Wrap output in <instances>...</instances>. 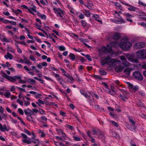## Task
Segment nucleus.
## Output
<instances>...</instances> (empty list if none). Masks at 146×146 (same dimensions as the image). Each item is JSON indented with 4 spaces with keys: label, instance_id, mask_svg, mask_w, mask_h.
Instances as JSON below:
<instances>
[{
    "label": "nucleus",
    "instance_id": "72a5a7b5",
    "mask_svg": "<svg viewBox=\"0 0 146 146\" xmlns=\"http://www.w3.org/2000/svg\"><path fill=\"white\" fill-rule=\"evenodd\" d=\"M39 112L41 114H44L45 113V111L42 108H39Z\"/></svg>",
    "mask_w": 146,
    "mask_h": 146
},
{
    "label": "nucleus",
    "instance_id": "4c0bfd02",
    "mask_svg": "<svg viewBox=\"0 0 146 146\" xmlns=\"http://www.w3.org/2000/svg\"><path fill=\"white\" fill-rule=\"evenodd\" d=\"M111 123L113 125H114L115 127H118L119 126L118 124L114 121H112Z\"/></svg>",
    "mask_w": 146,
    "mask_h": 146
},
{
    "label": "nucleus",
    "instance_id": "052dcab7",
    "mask_svg": "<svg viewBox=\"0 0 146 146\" xmlns=\"http://www.w3.org/2000/svg\"><path fill=\"white\" fill-rule=\"evenodd\" d=\"M52 31L53 32L55 33L58 36H60V35L58 33V32L57 31H56V30H52Z\"/></svg>",
    "mask_w": 146,
    "mask_h": 146
},
{
    "label": "nucleus",
    "instance_id": "aec40b11",
    "mask_svg": "<svg viewBox=\"0 0 146 146\" xmlns=\"http://www.w3.org/2000/svg\"><path fill=\"white\" fill-rule=\"evenodd\" d=\"M23 57L24 59V60L25 61V63L29 64L30 65H31V63L29 60V59H28L27 58L25 57V56H23Z\"/></svg>",
    "mask_w": 146,
    "mask_h": 146
},
{
    "label": "nucleus",
    "instance_id": "a19ab883",
    "mask_svg": "<svg viewBox=\"0 0 146 146\" xmlns=\"http://www.w3.org/2000/svg\"><path fill=\"white\" fill-rule=\"evenodd\" d=\"M59 49L60 51H63L65 50V48L63 46H60L59 47Z\"/></svg>",
    "mask_w": 146,
    "mask_h": 146
},
{
    "label": "nucleus",
    "instance_id": "9d476101",
    "mask_svg": "<svg viewBox=\"0 0 146 146\" xmlns=\"http://www.w3.org/2000/svg\"><path fill=\"white\" fill-rule=\"evenodd\" d=\"M123 67L120 65H119L115 67V70L116 72H122L123 70Z\"/></svg>",
    "mask_w": 146,
    "mask_h": 146
},
{
    "label": "nucleus",
    "instance_id": "5fc2aeb1",
    "mask_svg": "<svg viewBox=\"0 0 146 146\" xmlns=\"http://www.w3.org/2000/svg\"><path fill=\"white\" fill-rule=\"evenodd\" d=\"M17 87L18 88V90H19L21 92H22L23 91L24 92H25V89L22 88H20L18 87Z\"/></svg>",
    "mask_w": 146,
    "mask_h": 146
},
{
    "label": "nucleus",
    "instance_id": "6ab92c4d",
    "mask_svg": "<svg viewBox=\"0 0 146 146\" xmlns=\"http://www.w3.org/2000/svg\"><path fill=\"white\" fill-rule=\"evenodd\" d=\"M112 135L113 136L115 137L117 139H119L120 137L118 135L117 133L114 131H112Z\"/></svg>",
    "mask_w": 146,
    "mask_h": 146
},
{
    "label": "nucleus",
    "instance_id": "a211bd4d",
    "mask_svg": "<svg viewBox=\"0 0 146 146\" xmlns=\"http://www.w3.org/2000/svg\"><path fill=\"white\" fill-rule=\"evenodd\" d=\"M110 45L111 46L115 48L117 46L118 43L116 41L112 42L110 43Z\"/></svg>",
    "mask_w": 146,
    "mask_h": 146
},
{
    "label": "nucleus",
    "instance_id": "de8ad7c7",
    "mask_svg": "<svg viewBox=\"0 0 146 146\" xmlns=\"http://www.w3.org/2000/svg\"><path fill=\"white\" fill-rule=\"evenodd\" d=\"M17 103H19L21 106H23V102L22 101H20V100L19 99L17 100Z\"/></svg>",
    "mask_w": 146,
    "mask_h": 146
},
{
    "label": "nucleus",
    "instance_id": "a18cd8bd",
    "mask_svg": "<svg viewBox=\"0 0 146 146\" xmlns=\"http://www.w3.org/2000/svg\"><path fill=\"white\" fill-rule=\"evenodd\" d=\"M93 107H94L95 109H96V110H98L100 109L99 106L98 105H92Z\"/></svg>",
    "mask_w": 146,
    "mask_h": 146
},
{
    "label": "nucleus",
    "instance_id": "f257e3e1",
    "mask_svg": "<svg viewBox=\"0 0 146 146\" xmlns=\"http://www.w3.org/2000/svg\"><path fill=\"white\" fill-rule=\"evenodd\" d=\"M119 46L123 50H127L132 46L131 43L126 40H121V42L119 44Z\"/></svg>",
    "mask_w": 146,
    "mask_h": 146
},
{
    "label": "nucleus",
    "instance_id": "c85d7f7f",
    "mask_svg": "<svg viewBox=\"0 0 146 146\" xmlns=\"http://www.w3.org/2000/svg\"><path fill=\"white\" fill-rule=\"evenodd\" d=\"M109 94L113 96H115L116 95L115 92L113 89H112L110 90V92Z\"/></svg>",
    "mask_w": 146,
    "mask_h": 146
},
{
    "label": "nucleus",
    "instance_id": "0eeeda50",
    "mask_svg": "<svg viewBox=\"0 0 146 146\" xmlns=\"http://www.w3.org/2000/svg\"><path fill=\"white\" fill-rule=\"evenodd\" d=\"M23 142L28 144H30L31 143H36L37 142H38V139H34L32 141L28 140L27 139H24L22 140Z\"/></svg>",
    "mask_w": 146,
    "mask_h": 146
},
{
    "label": "nucleus",
    "instance_id": "c03bdc74",
    "mask_svg": "<svg viewBox=\"0 0 146 146\" xmlns=\"http://www.w3.org/2000/svg\"><path fill=\"white\" fill-rule=\"evenodd\" d=\"M41 96H42V95L41 94H38L36 95H35V97L36 98H41Z\"/></svg>",
    "mask_w": 146,
    "mask_h": 146
},
{
    "label": "nucleus",
    "instance_id": "4be33fe9",
    "mask_svg": "<svg viewBox=\"0 0 146 146\" xmlns=\"http://www.w3.org/2000/svg\"><path fill=\"white\" fill-rule=\"evenodd\" d=\"M101 51L104 53H107L108 50L104 46H103L102 47Z\"/></svg>",
    "mask_w": 146,
    "mask_h": 146
},
{
    "label": "nucleus",
    "instance_id": "e433bc0d",
    "mask_svg": "<svg viewBox=\"0 0 146 146\" xmlns=\"http://www.w3.org/2000/svg\"><path fill=\"white\" fill-rule=\"evenodd\" d=\"M66 127L72 130H73L74 129V127L70 125H69L68 124H67L66 125Z\"/></svg>",
    "mask_w": 146,
    "mask_h": 146
},
{
    "label": "nucleus",
    "instance_id": "13d9d810",
    "mask_svg": "<svg viewBox=\"0 0 146 146\" xmlns=\"http://www.w3.org/2000/svg\"><path fill=\"white\" fill-rule=\"evenodd\" d=\"M14 78L15 79V80L16 81V79H19L21 80V77L20 76H14Z\"/></svg>",
    "mask_w": 146,
    "mask_h": 146
},
{
    "label": "nucleus",
    "instance_id": "a878e982",
    "mask_svg": "<svg viewBox=\"0 0 146 146\" xmlns=\"http://www.w3.org/2000/svg\"><path fill=\"white\" fill-rule=\"evenodd\" d=\"M28 82L31 84H33L35 82V81L33 79H29L27 80Z\"/></svg>",
    "mask_w": 146,
    "mask_h": 146
},
{
    "label": "nucleus",
    "instance_id": "680f3d73",
    "mask_svg": "<svg viewBox=\"0 0 146 146\" xmlns=\"http://www.w3.org/2000/svg\"><path fill=\"white\" fill-rule=\"evenodd\" d=\"M3 40L4 41L8 42H9V40H8V39L5 37H4L3 38Z\"/></svg>",
    "mask_w": 146,
    "mask_h": 146
},
{
    "label": "nucleus",
    "instance_id": "bf43d9fd",
    "mask_svg": "<svg viewBox=\"0 0 146 146\" xmlns=\"http://www.w3.org/2000/svg\"><path fill=\"white\" fill-rule=\"evenodd\" d=\"M138 3L139 4L141 5H142L145 7L146 6V4L143 3V2H141L140 1H139Z\"/></svg>",
    "mask_w": 146,
    "mask_h": 146
},
{
    "label": "nucleus",
    "instance_id": "20e7f679",
    "mask_svg": "<svg viewBox=\"0 0 146 146\" xmlns=\"http://www.w3.org/2000/svg\"><path fill=\"white\" fill-rule=\"evenodd\" d=\"M146 46V43L143 42L137 43L134 46V48L136 49H140L143 48Z\"/></svg>",
    "mask_w": 146,
    "mask_h": 146
},
{
    "label": "nucleus",
    "instance_id": "423d86ee",
    "mask_svg": "<svg viewBox=\"0 0 146 146\" xmlns=\"http://www.w3.org/2000/svg\"><path fill=\"white\" fill-rule=\"evenodd\" d=\"M115 17L119 19L120 20H113L112 22L115 23H125V21H124L123 19L121 17L120 18L117 17L116 16H115Z\"/></svg>",
    "mask_w": 146,
    "mask_h": 146
},
{
    "label": "nucleus",
    "instance_id": "7ed1b4c3",
    "mask_svg": "<svg viewBox=\"0 0 146 146\" xmlns=\"http://www.w3.org/2000/svg\"><path fill=\"white\" fill-rule=\"evenodd\" d=\"M133 77L135 79L139 81H142L143 78L141 73L139 71H135L133 74Z\"/></svg>",
    "mask_w": 146,
    "mask_h": 146
},
{
    "label": "nucleus",
    "instance_id": "6e6d98bb",
    "mask_svg": "<svg viewBox=\"0 0 146 146\" xmlns=\"http://www.w3.org/2000/svg\"><path fill=\"white\" fill-rule=\"evenodd\" d=\"M30 59L33 61H36L35 58L34 57V56L32 55H31L30 56Z\"/></svg>",
    "mask_w": 146,
    "mask_h": 146
},
{
    "label": "nucleus",
    "instance_id": "2eb2a0df",
    "mask_svg": "<svg viewBox=\"0 0 146 146\" xmlns=\"http://www.w3.org/2000/svg\"><path fill=\"white\" fill-rule=\"evenodd\" d=\"M32 115H29L27 116L26 117L27 119L29 121H31L34 123V118L32 116Z\"/></svg>",
    "mask_w": 146,
    "mask_h": 146
},
{
    "label": "nucleus",
    "instance_id": "2f4dec72",
    "mask_svg": "<svg viewBox=\"0 0 146 146\" xmlns=\"http://www.w3.org/2000/svg\"><path fill=\"white\" fill-rule=\"evenodd\" d=\"M129 122L133 125H135V122L132 119L130 116H129Z\"/></svg>",
    "mask_w": 146,
    "mask_h": 146
},
{
    "label": "nucleus",
    "instance_id": "b1692460",
    "mask_svg": "<svg viewBox=\"0 0 146 146\" xmlns=\"http://www.w3.org/2000/svg\"><path fill=\"white\" fill-rule=\"evenodd\" d=\"M96 19V20L99 22L100 23H102V21L97 19L98 18L99 16L98 15H94L93 16Z\"/></svg>",
    "mask_w": 146,
    "mask_h": 146
},
{
    "label": "nucleus",
    "instance_id": "e2e57ef3",
    "mask_svg": "<svg viewBox=\"0 0 146 146\" xmlns=\"http://www.w3.org/2000/svg\"><path fill=\"white\" fill-rule=\"evenodd\" d=\"M97 134L100 136H101L102 135V132L99 129L97 130Z\"/></svg>",
    "mask_w": 146,
    "mask_h": 146
},
{
    "label": "nucleus",
    "instance_id": "ea45409f",
    "mask_svg": "<svg viewBox=\"0 0 146 146\" xmlns=\"http://www.w3.org/2000/svg\"><path fill=\"white\" fill-rule=\"evenodd\" d=\"M36 7L35 6H33V7L31 8V9L33 11L36 13Z\"/></svg>",
    "mask_w": 146,
    "mask_h": 146
},
{
    "label": "nucleus",
    "instance_id": "cd10ccee",
    "mask_svg": "<svg viewBox=\"0 0 146 146\" xmlns=\"http://www.w3.org/2000/svg\"><path fill=\"white\" fill-rule=\"evenodd\" d=\"M84 15L88 17L90 16V13L88 11L85 10Z\"/></svg>",
    "mask_w": 146,
    "mask_h": 146
},
{
    "label": "nucleus",
    "instance_id": "864d4df0",
    "mask_svg": "<svg viewBox=\"0 0 146 146\" xmlns=\"http://www.w3.org/2000/svg\"><path fill=\"white\" fill-rule=\"evenodd\" d=\"M120 59L123 61V62L124 61H125L127 60L123 56H121L120 57Z\"/></svg>",
    "mask_w": 146,
    "mask_h": 146
},
{
    "label": "nucleus",
    "instance_id": "37998d69",
    "mask_svg": "<svg viewBox=\"0 0 146 146\" xmlns=\"http://www.w3.org/2000/svg\"><path fill=\"white\" fill-rule=\"evenodd\" d=\"M18 111L21 115H23L24 114L23 112L22 109L19 108L18 109Z\"/></svg>",
    "mask_w": 146,
    "mask_h": 146
},
{
    "label": "nucleus",
    "instance_id": "58836bf2",
    "mask_svg": "<svg viewBox=\"0 0 146 146\" xmlns=\"http://www.w3.org/2000/svg\"><path fill=\"white\" fill-rule=\"evenodd\" d=\"M85 57L87 58V59L90 61H91L92 60V59L91 58L90 56L88 54H87L86 55V56H85Z\"/></svg>",
    "mask_w": 146,
    "mask_h": 146
},
{
    "label": "nucleus",
    "instance_id": "69168bd1",
    "mask_svg": "<svg viewBox=\"0 0 146 146\" xmlns=\"http://www.w3.org/2000/svg\"><path fill=\"white\" fill-rule=\"evenodd\" d=\"M89 4H91L92 6L94 5L93 3H92L90 1H88L87 2V3H86V5H88Z\"/></svg>",
    "mask_w": 146,
    "mask_h": 146
},
{
    "label": "nucleus",
    "instance_id": "f03ea898",
    "mask_svg": "<svg viewBox=\"0 0 146 146\" xmlns=\"http://www.w3.org/2000/svg\"><path fill=\"white\" fill-rule=\"evenodd\" d=\"M137 53L138 57L140 59H146V50H140L137 51Z\"/></svg>",
    "mask_w": 146,
    "mask_h": 146
},
{
    "label": "nucleus",
    "instance_id": "39448f33",
    "mask_svg": "<svg viewBox=\"0 0 146 146\" xmlns=\"http://www.w3.org/2000/svg\"><path fill=\"white\" fill-rule=\"evenodd\" d=\"M126 57L130 61L133 63H138V60L134 58V56L132 54H127Z\"/></svg>",
    "mask_w": 146,
    "mask_h": 146
},
{
    "label": "nucleus",
    "instance_id": "6e6552de",
    "mask_svg": "<svg viewBox=\"0 0 146 146\" xmlns=\"http://www.w3.org/2000/svg\"><path fill=\"white\" fill-rule=\"evenodd\" d=\"M107 63L109 62H112L114 63L116 62V60L114 59H111L109 56L106 58L104 60Z\"/></svg>",
    "mask_w": 146,
    "mask_h": 146
},
{
    "label": "nucleus",
    "instance_id": "774afa93",
    "mask_svg": "<svg viewBox=\"0 0 146 146\" xmlns=\"http://www.w3.org/2000/svg\"><path fill=\"white\" fill-rule=\"evenodd\" d=\"M79 17L80 19H83L84 18V15L82 13H80L79 15Z\"/></svg>",
    "mask_w": 146,
    "mask_h": 146
},
{
    "label": "nucleus",
    "instance_id": "4d7b16f0",
    "mask_svg": "<svg viewBox=\"0 0 146 146\" xmlns=\"http://www.w3.org/2000/svg\"><path fill=\"white\" fill-rule=\"evenodd\" d=\"M56 139L58 140H60L61 141H64V139H63V138H62V137H60L59 136H56Z\"/></svg>",
    "mask_w": 146,
    "mask_h": 146
},
{
    "label": "nucleus",
    "instance_id": "c9c22d12",
    "mask_svg": "<svg viewBox=\"0 0 146 146\" xmlns=\"http://www.w3.org/2000/svg\"><path fill=\"white\" fill-rule=\"evenodd\" d=\"M15 45L17 48V51L18 52L20 53H21L22 52V51L21 49L19 47L18 45L16 44Z\"/></svg>",
    "mask_w": 146,
    "mask_h": 146
},
{
    "label": "nucleus",
    "instance_id": "3c124183",
    "mask_svg": "<svg viewBox=\"0 0 146 146\" xmlns=\"http://www.w3.org/2000/svg\"><path fill=\"white\" fill-rule=\"evenodd\" d=\"M107 63L104 60H102L101 61V64L102 66H104Z\"/></svg>",
    "mask_w": 146,
    "mask_h": 146
},
{
    "label": "nucleus",
    "instance_id": "393cba45",
    "mask_svg": "<svg viewBox=\"0 0 146 146\" xmlns=\"http://www.w3.org/2000/svg\"><path fill=\"white\" fill-rule=\"evenodd\" d=\"M99 72L100 74L102 75H106L107 74V72L106 71L102 70H100Z\"/></svg>",
    "mask_w": 146,
    "mask_h": 146
},
{
    "label": "nucleus",
    "instance_id": "c756f323",
    "mask_svg": "<svg viewBox=\"0 0 146 146\" xmlns=\"http://www.w3.org/2000/svg\"><path fill=\"white\" fill-rule=\"evenodd\" d=\"M124 16H126L127 18H129L130 17H133V16L131 15H130L128 13H124L123 14Z\"/></svg>",
    "mask_w": 146,
    "mask_h": 146
},
{
    "label": "nucleus",
    "instance_id": "603ef678",
    "mask_svg": "<svg viewBox=\"0 0 146 146\" xmlns=\"http://www.w3.org/2000/svg\"><path fill=\"white\" fill-rule=\"evenodd\" d=\"M68 79L70 80V81H69V82L71 83H73V81L72 80H73L74 81V78L72 77L69 76Z\"/></svg>",
    "mask_w": 146,
    "mask_h": 146
},
{
    "label": "nucleus",
    "instance_id": "7c9ffc66",
    "mask_svg": "<svg viewBox=\"0 0 146 146\" xmlns=\"http://www.w3.org/2000/svg\"><path fill=\"white\" fill-rule=\"evenodd\" d=\"M4 95L6 97L9 98L11 95V93L10 92H7L5 94H4Z\"/></svg>",
    "mask_w": 146,
    "mask_h": 146
},
{
    "label": "nucleus",
    "instance_id": "1a4fd4ad",
    "mask_svg": "<svg viewBox=\"0 0 146 146\" xmlns=\"http://www.w3.org/2000/svg\"><path fill=\"white\" fill-rule=\"evenodd\" d=\"M25 114L26 115H33L34 114V113L29 108H28L27 110H24Z\"/></svg>",
    "mask_w": 146,
    "mask_h": 146
},
{
    "label": "nucleus",
    "instance_id": "4468645a",
    "mask_svg": "<svg viewBox=\"0 0 146 146\" xmlns=\"http://www.w3.org/2000/svg\"><path fill=\"white\" fill-rule=\"evenodd\" d=\"M58 132L60 134H61L62 135V137L64 139V140L66 139L65 137H66V134L63 132L62 130H59Z\"/></svg>",
    "mask_w": 146,
    "mask_h": 146
},
{
    "label": "nucleus",
    "instance_id": "79ce46f5",
    "mask_svg": "<svg viewBox=\"0 0 146 146\" xmlns=\"http://www.w3.org/2000/svg\"><path fill=\"white\" fill-rule=\"evenodd\" d=\"M82 25L83 27H85L86 26L87 23L86 22L83 20H82L81 21Z\"/></svg>",
    "mask_w": 146,
    "mask_h": 146
},
{
    "label": "nucleus",
    "instance_id": "ddd939ff",
    "mask_svg": "<svg viewBox=\"0 0 146 146\" xmlns=\"http://www.w3.org/2000/svg\"><path fill=\"white\" fill-rule=\"evenodd\" d=\"M132 70V69L129 68H125L123 71V72L126 74L129 75Z\"/></svg>",
    "mask_w": 146,
    "mask_h": 146
},
{
    "label": "nucleus",
    "instance_id": "8fccbe9b",
    "mask_svg": "<svg viewBox=\"0 0 146 146\" xmlns=\"http://www.w3.org/2000/svg\"><path fill=\"white\" fill-rule=\"evenodd\" d=\"M24 131L28 135H31V133L26 129H25L24 130Z\"/></svg>",
    "mask_w": 146,
    "mask_h": 146
},
{
    "label": "nucleus",
    "instance_id": "09e8293b",
    "mask_svg": "<svg viewBox=\"0 0 146 146\" xmlns=\"http://www.w3.org/2000/svg\"><path fill=\"white\" fill-rule=\"evenodd\" d=\"M63 12L62 11H61V12H58V14L61 17H63Z\"/></svg>",
    "mask_w": 146,
    "mask_h": 146
},
{
    "label": "nucleus",
    "instance_id": "f704fd0d",
    "mask_svg": "<svg viewBox=\"0 0 146 146\" xmlns=\"http://www.w3.org/2000/svg\"><path fill=\"white\" fill-rule=\"evenodd\" d=\"M131 88L135 90H138V87L137 86H133L132 84H131Z\"/></svg>",
    "mask_w": 146,
    "mask_h": 146
},
{
    "label": "nucleus",
    "instance_id": "412c9836",
    "mask_svg": "<svg viewBox=\"0 0 146 146\" xmlns=\"http://www.w3.org/2000/svg\"><path fill=\"white\" fill-rule=\"evenodd\" d=\"M122 63L124 66L126 67L129 66L130 64V63L127 60L122 62Z\"/></svg>",
    "mask_w": 146,
    "mask_h": 146
},
{
    "label": "nucleus",
    "instance_id": "dca6fc26",
    "mask_svg": "<svg viewBox=\"0 0 146 146\" xmlns=\"http://www.w3.org/2000/svg\"><path fill=\"white\" fill-rule=\"evenodd\" d=\"M5 57L6 59H7L8 58L10 60H11L13 58V56L10 53L8 52L7 53V55H5Z\"/></svg>",
    "mask_w": 146,
    "mask_h": 146
},
{
    "label": "nucleus",
    "instance_id": "338daca9",
    "mask_svg": "<svg viewBox=\"0 0 146 146\" xmlns=\"http://www.w3.org/2000/svg\"><path fill=\"white\" fill-rule=\"evenodd\" d=\"M73 21L74 23L76 24H78L79 22L76 19H73Z\"/></svg>",
    "mask_w": 146,
    "mask_h": 146
},
{
    "label": "nucleus",
    "instance_id": "bb28decb",
    "mask_svg": "<svg viewBox=\"0 0 146 146\" xmlns=\"http://www.w3.org/2000/svg\"><path fill=\"white\" fill-rule=\"evenodd\" d=\"M80 92L81 94L84 96L86 98H87L88 95L87 94H85L84 92V91L83 90H80Z\"/></svg>",
    "mask_w": 146,
    "mask_h": 146
},
{
    "label": "nucleus",
    "instance_id": "9b49d317",
    "mask_svg": "<svg viewBox=\"0 0 146 146\" xmlns=\"http://www.w3.org/2000/svg\"><path fill=\"white\" fill-rule=\"evenodd\" d=\"M121 37V36L119 33H115L112 38L114 40H117L120 39Z\"/></svg>",
    "mask_w": 146,
    "mask_h": 146
},
{
    "label": "nucleus",
    "instance_id": "49530a36",
    "mask_svg": "<svg viewBox=\"0 0 146 146\" xmlns=\"http://www.w3.org/2000/svg\"><path fill=\"white\" fill-rule=\"evenodd\" d=\"M15 88L14 86H11L10 88V91L11 92L15 91Z\"/></svg>",
    "mask_w": 146,
    "mask_h": 146
},
{
    "label": "nucleus",
    "instance_id": "f8f14e48",
    "mask_svg": "<svg viewBox=\"0 0 146 146\" xmlns=\"http://www.w3.org/2000/svg\"><path fill=\"white\" fill-rule=\"evenodd\" d=\"M119 97L120 98V100L123 102H125L126 101V99H127V98L123 93L122 94H120Z\"/></svg>",
    "mask_w": 146,
    "mask_h": 146
},
{
    "label": "nucleus",
    "instance_id": "5701e85b",
    "mask_svg": "<svg viewBox=\"0 0 146 146\" xmlns=\"http://www.w3.org/2000/svg\"><path fill=\"white\" fill-rule=\"evenodd\" d=\"M69 56V57L71 58V59L72 60H74L76 58L75 55L72 53H70V54Z\"/></svg>",
    "mask_w": 146,
    "mask_h": 146
},
{
    "label": "nucleus",
    "instance_id": "473e14b6",
    "mask_svg": "<svg viewBox=\"0 0 146 146\" xmlns=\"http://www.w3.org/2000/svg\"><path fill=\"white\" fill-rule=\"evenodd\" d=\"M130 7L128 9L130 11H135L136 8L132 6L131 5Z\"/></svg>",
    "mask_w": 146,
    "mask_h": 146
},
{
    "label": "nucleus",
    "instance_id": "0e129e2a",
    "mask_svg": "<svg viewBox=\"0 0 146 146\" xmlns=\"http://www.w3.org/2000/svg\"><path fill=\"white\" fill-rule=\"evenodd\" d=\"M41 118L42 120H44L45 121L47 120V118L44 116H42L41 117Z\"/></svg>",
    "mask_w": 146,
    "mask_h": 146
},
{
    "label": "nucleus",
    "instance_id": "f3484780",
    "mask_svg": "<svg viewBox=\"0 0 146 146\" xmlns=\"http://www.w3.org/2000/svg\"><path fill=\"white\" fill-rule=\"evenodd\" d=\"M12 11L13 12L15 13L17 15L18 14H20L22 13V11L19 9H17L16 10H14L13 9H12Z\"/></svg>",
    "mask_w": 146,
    "mask_h": 146
}]
</instances>
